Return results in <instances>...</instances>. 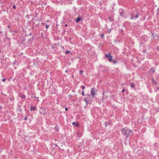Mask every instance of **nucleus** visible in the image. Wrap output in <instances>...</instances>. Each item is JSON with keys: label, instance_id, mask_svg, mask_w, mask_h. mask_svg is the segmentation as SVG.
Masks as SVG:
<instances>
[{"label": "nucleus", "instance_id": "c9c22d12", "mask_svg": "<svg viewBox=\"0 0 159 159\" xmlns=\"http://www.w3.org/2000/svg\"><path fill=\"white\" fill-rule=\"evenodd\" d=\"M125 89H123V90H122V91H122V92L123 93V92L125 91Z\"/></svg>", "mask_w": 159, "mask_h": 159}, {"label": "nucleus", "instance_id": "6ab92c4d", "mask_svg": "<svg viewBox=\"0 0 159 159\" xmlns=\"http://www.w3.org/2000/svg\"><path fill=\"white\" fill-rule=\"evenodd\" d=\"M22 99H24L25 98V95H23L21 96Z\"/></svg>", "mask_w": 159, "mask_h": 159}, {"label": "nucleus", "instance_id": "2eb2a0df", "mask_svg": "<svg viewBox=\"0 0 159 159\" xmlns=\"http://www.w3.org/2000/svg\"><path fill=\"white\" fill-rule=\"evenodd\" d=\"M104 34L103 33H102L100 34V36L101 37L102 39H103L104 37Z\"/></svg>", "mask_w": 159, "mask_h": 159}, {"label": "nucleus", "instance_id": "aec40b11", "mask_svg": "<svg viewBox=\"0 0 159 159\" xmlns=\"http://www.w3.org/2000/svg\"><path fill=\"white\" fill-rule=\"evenodd\" d=\"M83 71L82 70H80V75H82L83 73Z\"/></svg>", "mask_w": 159, "mask_h": 159}, {"label": "nucleus", "instance_id": "f3484780", "mask_svg": "<svg viewBox=\"0 0 159 159\" xmlns=\"http://www.w3.org/2000/svg\"><path fill=\"white\" fill-rule=\"evenodd\" d=\"M70 53H72V52H71V51H70L66 50V51L65 52V53L66 54Z\"/></svg>", "mask_w": 159, "mask_h": 159}, {"label": "nucleus", "instance_id": "a878e982", "mask_svg": "<svg viewBox=\"0 0 159 159\" xmlns=\"http://www.w3.org/2000/svg\"><path fill=\"white\" fill-rule=\"evenodd\" d=\"M111 31V29H109L107 30V31L109 33H110Z\"/></svg>", "mask_w": 159, "mask_h": 159}, {"label": "nucleus", "instance_id": "49530a36", "mask_svg": "<svg viewBox=\"0 0 159 159\" xmlns=\"http://www.w3.org/2000/svg\"><path fill=\"white\" fill-rule=\"evenodd\" d=\"M37 101H38V102L39 101V100H37Z\"/></svg>", "mask_w": 159, "mask_h": 159}, {"label": "nucleus", "instance_id": "c03bdc74", "mask_svg": "<svg viewBox=\"0 0 159 159\" xmlns=\"http://www.w3.org/2000/svg\"><path fill=\"white\" fill-rule=\"evenodd\" d=\"M31 35V34H30V35Z\"/></svg>", "mask_w": 159, "mask_h": 159}, {"label": "nucleus", "instance_id": "1a4fd4ad", "mask_svg": "<svg viewBox=\"0 0 159 159\" xmlns=\"http://www.w3.org/2000/svg\"><path fill=\"white\" fill-rule=\"evenodd\" d=\"M40 113L41 114H43L44 115H45V110L41 108V110H40Z\"/></svg>", "mask_w": 159, "mask_h": 159}, {"label": "nucleus", "instance_id": "09e8293b", "mask_svg": "<svg viewBox=\"0 0 159 159\" xmlns=\"http://www.w3.org/2000/svg\"><path fill=\"white\" fill-rule=\"evenodd\" d=\"M2 108V107H0V108Z\"/></svg>", "mask_w": 159, "mask_h": 159}, {"label": "nucleus", "instance_id": "4be33fe9", "mask_svg": "<svg viewBox=\"0 0 159 159\" xmlns=\"http://www.w3.org/2000/svg\"><path fill=\"white\" fill-rule=\"evenodd\" d=\"M10 100L11 101H13L14 100V97H11V98H10Z\"/></svg>", "mask_w": 159, "mask_h": 159}, {"label": "nucleus", "instance_id": "79ce46f5", "mask_svg": "<svg viewBox=\"0 0 159 159\" xmlns=\"http://www.w3.org/2000/svg\"><path fill=\"white\" fill-rule=\"evenodd\" d=\"M107 126V124L106 123V127Z\"/></svg>", "mask_w": 159, "mask_h": 159}, {"label": "nucleus", "instance_id": "f8f14e48", "mask_svg": "<svg viewBox=\"0 0 159 159\" xmlns=\"http://www.w3.org/2000/svg\"><path fill=\"white\" fill-rule=\"evenodd\" d=\"M109 20H110V21L111 22L112 21H114V19L112 16H110L108 18Z\"/></svg>", "mask_w": 159, "mask_h": 159}, {"label": "nucleus", "instance_id": "dca6fc26", "mask_svg": "<svg viewBox=\"0 0 159 159\" xmlns=\"http://www.w3.org/2000/svg\"><path fill=\"white\" fill-rule=\"evenodd\" d=\"M84 100L86 103V105H87L88 103V101L86 99V98H84Z\"/></svg>", "mask_w": 159, "mask_h": 159}, {"label": "nucleus", "instance_id": "cd10ccee", "mask_svg": "<svg viewBox=\"0 0 159 159\" xmlns=\"http://www.w3.org/2000/svg\"><path fill=\"white\" fill-rule=\"evenodd\" d=\"M32 97H33L34 98H36L38 99L39 98V97H35V95H34V96L33 95V94L32 95Z\"/></svg>", "mask_w": 159, "mask_h": 159}, {"label": "nucleus", "instance_id": "ea45409f", "mask_svg": "<svg viewBox=\"0 0 159 159\" xmlns=\"http://www.w3.org/2000/svg\"><path fill=\"white\" fill-rule=\"evenodd\" d=\"M34 39V37H33L32 38V39Z\"/></svg>", "mask_w": 159, "mask_h": 159}, {"label": "nucleus", "instance_id": "473e14b6", "mask_svg": "<svg viewBox=\"0 0 159 159\" xmlns=\"http://www.w3.org/2000/svg\"><path fill=\"white\" fill-rule=\"evenodd\" d=\"M85 88V86L84 85H82V88L84 89Z\"/></svg>", "mask_w": 159, "mask_h": 159}, {"label": "nucleus", "instance_id": "58836bf2", "mask_svg": "<svg viewBox=\"0 0 159 159\" xmlns=\"http://www.w3.org/2000/svg\"><path fill=\"white\" fill-rule=\"evenodd\" d=\"M2 33V31H0V33Z\"/></svg>", "mask_w": 159, "mask_h": 159}, {"label": "nucleus", "instance_id": "ddd939ff", "mask_svg": "<svg viewBox=\"0 0 159 159\" xmlns=\"http://www.w3.org/2000/svg\"><path fill=\"white\" fill-rule=\"evenodd\" d=\"M114 64H116L117 62V60L115 59L112 60V61Z\"/></svg>", "mask_w": 159, "mask_h": 159}, {"label": "nucleus", "instance_id": "2f4dec72", "mask_svg": "<svg viewBox=\"0 0 159 159\" xmlns=\"http://www.w3.org/2000/svg\"><path fill=\"white\" fill-rule=\"evenodd\" d=\"M12 7L14 9H15L16 8V7L15 5L13 6Z\"/></svg>", "mask_w": 159, "mask_h": 159}, {"label": "nucleus", "instance_id": "423d86ee", "mask_svg": "<svg viewBox=\"0 0 159 159\" xmlns=\"http://www.w3.org/2000/svg\"><path fill=\"white\" fill-rule=\"evenodd\" d=\"M119 13L120 15L121 16H123L124 15V12L123 9L120 10Z\"/></svg>", "mask_w": 159, "mask_h": 159}, {"label": "nucleus", "instance_id": "f03ea898", "mask_svg": "<svg viewBox=\"0 0 159 159\" xmlns=\"http://www.w3.org/2000/svg\"><path fill=\"white\" fill-rule=\"evenodd\" d=\"M97 92V90L96 89L92 88L91 89V94L92 97L93 98H94V97L95 96V95L96 93Z\"/></svg>", "mask_w": 159, "mask_h": 159}, {"label": "nucleus", "instance_id": "f704fd0d", "mask_svg": "<svg viewBox=\"0 0 159 159\" xmlns=\"http://www.w3.org/2000/svg\"><path fill=\"white\" fill-rule=\"evenodd\" d=\"M65 110L66 111H68V109L67 107H66V108H65Z\"/></svg>", "mask_w": 159, "mask_h": 159}, {"label": "nucleus", "instance_id": "9b49d317", "mask_svg": "<svg viewBox=\"0 0 159 159\" xmlns=\"http://www.w3.org/2000/svg\"><path fill=\"white\" fill-rule=\"evenodd\" d=\"M72 124L73 125H75V126H77V127H78L79 126V124H78V123L77 122H73L72 123Z\"/></svg>", "mask_w": 159, "mask_h": 159}, {"label": "nucleus", "instance_id": "393cba45", "mask_svg": "<svg viewBox=\"0 0 159 159\" xmlns=\"http://www.w3.org/2000/svg\"><path fill=\"white\" fill-rule=\"evenodd\" d=\"M156 49L159 52V46H157V48Z\"/></svg>", "mask_w": 159, "mask_h": 159}, {"label": "nucleus", "instance_id": "c85d7f7f", "mask_svg": "<svg viewBox=\"0 0 159 159\" xmlns=\"http://www.w3.org/2000/svg\"><path fill=\"white\" fill-rule=\"evenodd\" d=\"M27 116H25V117L24 119V120H27Z\"/></svg>", "mask_w": 159, "mask_h": 159}, {"label": "nucleus", "instance_id": "412c9836", "mask_svg": "<svg viewBox=\"0 0 159 159\" xmlns=\"http://www.w3.org/2000/svg\"><path fill=\"white\" fill-rule=\"evenodd\" d=\"M139 17V15L138 14H137L135 15V16H134V18L135 19Z\"/></svg>", "mask_w": 159, "mask_h": 159}, {"label": "nucleus", "instance_id": "bb28decb", "mask_svg": "<svg viewBox=\"0 0 159 159\" xmlns=\"http://www.w3.org/2000/svg\"><path fill=\"white\" fill-rule=\"evenodd\" d=\"M7 39L8 40V44H9L10 43V39L9 38H7Z\"/></svg>", "mask_w": 159, "mask_h": 159}, {"label": "nucleus", "instance_id": "20e7f679", "mask_svg": "<svg viewBox=\"0 0 159 159\" xmlns=\"http://www.w3.org/2000/svg\"><path fill=\"white\" fill-rule=\"evenodd\" d=\"M17 110L18 111H19L20 112H21L22 111V108H21V106L19 104L18 106Z\"/></svg>", "mask_w": 159, "mask_h": 159}, {"label": "nucleus", "instance_id": "72a5a7b5", "mask_svg": "<svg viewBox=\"0 0 159 159\" xmlns=\"http://www.w3.org/2000/svg\"><path fill=\"white\" fill-rule=\"evenodd\" d=\"M45 23H44L43 22H42L41 23V24L42 25H45Z\"/></svg>", "mask_w": 159, "mask_h": 159}, {"label": "nucleus", "instance_id": "5701e85b", "mask_svg": "<svg viewBox=\"0 0 159 159\" xmlns=\"http://www.w3.org/2000/svg\"><path fill=\"white\" fill-rule=\"evenodd\" d=\"M45 27L46 28V30H47L48 27H49V25H45Z\"/></svg>", "mask_w": 159, "mask_h": 159}, {"label": "nucleus", "instance_id": "a19ab883", "mask_svg": "<svg viewBox=\"0 0 159 159\" xmlns=\"http://www.w3.org/2000/svg\"><path fill=\"white\" fill-rule=\"evenodd\" d=\"M88 95V96H90V95H89H89Z\"/></svg>", "mask_w": 159, "mask_h": 159}, {"label": "nucleus", "instance_id": "7ed1b4c3", "mask_svg": "<svg viewBox=\"0 0 159 159\" xmlns=\"http://www.w3.org/2000/svg\"><path fill=\"white\" fill-rule=\"evenodd\" d=\"M106 57L108 59V61H112V57L110 55V52L108 54H106Z\"/></svg>", "mask_w": 159, "mask_h": 159}, {"label": "nucleus", "instance_id": "7c9ffc66", "mask_svg": "<svg viewBox=\"0 0 159 159\" xmlns=\"http://www.w3.org/2000/svg\"><path fill=\"white\" fill-rule=\"evenodd\" d=\"M6 78L3 79H2V81L5 82L6 80Z\"/></svg>", "mask_w": 159, "mask_h": 159}, {"label": "nucleus", "instance_id": "39448f33", "mask_svg": "<svg viewBox=\"0 0 159 159\" xmlns=\"http://www.w3.org/2000/svg\"><path fill=\"white\" fill-rule=\"evenodd\" d=\"M149 72L151 73H154L155 72V69L154 67L151 68L149 70Z\"/></svg>", "mask_w": 159, "mask_h": 159}, {"label": "nucleus", "instance_id": "0eeeda50", "mask_svg": "<svg viewBox=\"0 0 159 159\" xmlns=\"http://www.w3.org/2000/svg\"><path fill=\"white\" fill-rule=\"evenodd\" d=\"M82 20V19H81V17L80 16H79L76 20L75 21L76 23H77L78 22Z\"/></svg>", "mask_w": 159, "mask_h": 159}, {"label": "nucleus", "instance_id": "a18cd8bd", "mask_svg": "<svg viewBox=\"0 0 159 159\" xmlns=\"http://www.w3.org/2000/svg\"><path fill=\"white\" fill-rule=\"evenodd\" d=\"M7 27H9V25H8Z\"/></svg>", "mask_w": 159, "mask_h": 159}, {"label": "nucleus", "instance_id": "6e6552de", "mask_svg": "<svg viewBox=\"0 0 159 159\" xmlns=\"http://www.w3.org/2000/svg\"><path fill=\"white\" fill-rule=\"evenodd\" d=\"M152 82L153 84H157V82L154 79H152Z\"/></svg>", "mask_w": 159, "mask_h": 159}, {"label": "nucleus", "instance_id": "e433bc0d", "mask_svg": "<svg viewBox=\"0 0 159 159\" xmlns=\"http://www.w3.org/2000/svg\"><path fill=\"white\" fill-rule=\"evenodd\" d=\"M65 26H67V25L66 24L65 25Z\"/></svg>", "mask_w": 159, "mask_h": 159}, {"label": "nucleus", "instance_id": "f257e3e1", "mask_svg": "<svg viewBox=\"0 0 159 159\" xmlns=\"http://www.w3.org/2000/svg\"><path fill=\"white\" fill-rule=\"evenodd\" d=\"M123 134L128 138L129 136H131L133 135V133L132 130H131L126 128H125L122 129L121 130Z\"/></svg>", "mask_w": 159, "mask_h": 159}, {"label": "nucleus", "instance_id": "4468645a", "mask_svg": "<svg viewBox=\"0 0 159 159\" xmlns=\"http://www.w3.org/2000/svg\"><path fill=\"white\" fill-rule=\"evenodd\" d=\"M135 86V84L134 83H131L130 84V87L132 88H134Z\"/></svg>", "mask_w": 159, "mask_h": 159}, {"label": "nucleus", "instance_id": "c756f323", "mask_svg": "<svg viewBox=\"0 0 159 159\" xmlns=\"http://www.w3.org/2000/svg\"><path fill=\"white\" fill-rule=\"evenodd\" d=\"M82 95H83V96H84V91L83 90L82 92Z\"/></svg>", "mask_w": 159, "mask_h": 159}, {"label": "nucleus", "instance_id": "37998d69", "mask_svg": "<svg viewBox=\"0 0 159 159\" xmlns=\"http://www.w3.org/2000/svg\"><path fill=\"white\" fill-rule=\"evenodd\" d=\"M37 25H39V24H37Z\"/></svg>", "mask_w": 159, "mask_h": 159}, {"label": "nucleus", "instance_id": "de8ad7c7", "mask_svg": "<svg viewBox=\"0 0 159 159\" xmlns=\"http://www.w3.org/2000/svg\"><path fill=\"white\" fill-rule=\"evenodd\" d=\"M2 108V107H0V108Z\"/></svg>", "mask_w": 159, "mask_h": 159}, {"label": "nucleus", "instance_id": "9d476101", "mask_svg": "<svg viewBox=\"0 0 159 159\" xmlns=\"http://www.w3.org/2000/svg\"><path fill=\"white\" fill-rule=\"evenodd\" d=\"M36 108V107L33 106L31 107L30 109L31 111H34L35 110Z\"/></svg>", "mask_w": 159, "mask_h": 159}, {"label": "nucleus", "instance_id": "4c0bfd02", "mask_svg": "<svg viewBox=\"0 0 159 159\" xmlns=\"http://www.w3.org/2000/svg\"><path fill=\"white\" fill-rule=\"evenodd\" d=\"M67 70H66L65 71V72L66 73H67Z\"/></svg>", "mask_w": 159, "mask_h": 159}, {"label": "nucleus", "instance_id": "b1692460", "mask_svg": "<svg viewBox=\"0 0 159 159\" xmlns=\"http://www.w3.org/2000/svg\"><path fill=\"white\" fill-rule=\"evenodd\" d=\"M157 14H159V8H158L157 9Z\"/></svg>", "mask_w": 159, "mask_h": 159}, {"label": "nucleus", "instance_id": "a211bd4d", "mask_svg": "<svg viewBox=\"0 0 159 159\" xmlns=\"http://www.w3.org/2000/svg\"><path fill=\"white\" fill-rule=\"evenodd\" d=\"M130 15L132 16V17L130 18V19L132 20L134 18L133 14H130Z\"/></svg>", "mask_w": 159, "mask_h": 159}]
</instances>
